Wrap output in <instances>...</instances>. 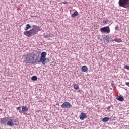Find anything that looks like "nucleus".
<instances>
[{
	"instance_id": "7",
	"label": "nucleus",
	"mask_w": 129,
	"mask_h": 129,
	"mask_svg": "<svg viewBox=\"0 0 129 129\" xmlns=\"http://www.w3.org/2000/svg\"><path fill=\"white\" fill-rule=\"evenodd\" d=\"M80 119L81 120H84L85 118H87V116L86 115V113L82 112L79 116Z\"/></svg>"
},
{
	"instance_id": "12",
	"label": "nucleus",
	"mask_w": 129,
	"mask_h": 129,
	"mask_svg": "<svg viewBox=\"0 0 129 129\" xmlns=\"http://www.w3.org/2000/svg\"><path fill=\"white\" fill-rule=\"evenodd\" d=\"M22 110L23 112H25L26 111H28V110H29V109L27 106H23L22 108Z\"/></svg>"
},
{
	"instance_id": "27",
	"label": "nucleus",
	"mask_w": 129,
	"mask_h": 129,
	"mask_svg": "<svg viewBox=\"0 0 129 129\" xmlns=\"http://www.w3.org/2000/svg\"><path fill=\"white\" fill-rule=\"evenodd\" d=\"M56 105H59V104H56Z\"/></svg>"
},
{
	"instance_id": "18",
	"label": "nucleus",
	"mask_w": 129,
	"mask_h": 129,
	"mask_svg": "<svg viewBox=\"0 0 129 129\" xmlns=\"http://www.w3.org/2000/svg\"><path fill=\"white\" fill-rule=\"evenodd\" d=\"M74 88L76 90L79 89V85L78 84L74 85Z\"/></svg>"
},
{
	"instance_id": "14",
	"label": "nucleus",
	"mask_w": 129,
	"mask_h": 129,
	"mask_svg": "<svg viewBox=\"0 0 129 129\" xmlns=\"http://www.w3.org/2000/svg\"><path fill=\"white\" fill-rule=\"evenodd\" d=\"M104 43L105 44H108L109 43V38L106 37L104 39Z\"/></svg>"
},
{
	"instance_id": "23",
	"label": "nucleus",
	"mask_w": 129,
	"mask_h": 129,
	"mask_svg": "<svg viewBox=\"0 0 129 129\" xmlns=\"http://www.w3.org/2000/svg\"><path fill=\"white\" fill-rule=\"evenodd\" d=\"M61 4H64V5H66L68 4V2H67V1H65L64 2H62Z\"/></svg>"
},
{
	"instance_id": "15",
	"label": "nucleus",
	"mask_w": 129,
	"mask_h": 129,
	"mask_svg": "<svg viewBox=\"0 0 129 129\" xmlns=\"http://www.w3.org/2000/svg\"><path fill=\"white\" fill-rule=\"evenodd\" d=\"M114 41H115V42H117L118 43H120L121 42H122V41L121 40V38H115V39H114Z\"/></svg>"
},
{
	"instance_id": "3",
	"label": "nucleus",
	"mask_w": 129,
	"mask_h": 129,
	"mask_svg": "<svg viewBox=\"0 0 129 129\" xmlns=\"http://www.w3.org/2000/svg\"><path fill=\"white\" fill-rule=\"evenodd\" d=\"M46 56H47V52H43L41 54V57L39 60H38V63H42L43 65H46V60L47 59L46 58Z\"/></svg>"
},
{
	"instance_id": "24",
	"label": "nucleus",
	"mask_w": 129,
	"mask_h": 129,
	"mask_svg": "<svg viewBox=\"0 0 129 129\" xmlns=\"http://www.w3.org/2000/svg\"><path fill=\"white\" fill-rule=\"evenodd\" d=\"M52 37H54V35L52 34H50L49 35V38H52Z\"/></svg>"
},
{
	"instance_id": "25",
	"label": "nucleus",
	"mask_w": 129,
	"mask_h": 129,
	"mask_svg": "<svg viewBox=\"0 0 129 129\" xmlns=\"http://www.w3.org/2000/svg\"><path fill=\"white\" fill-rule=\"evenodd\" d=\"M20 109H21V107H18L17 108V110H20Z\"/></svg>"
},
{
	"instance_id": "20",
	"label": "nucleus",
	"mask_w": 129,
	"mask_h": 129,
	"mask_svg": "<svg viewBox=\"0 0 129 129\" xmlns=\"http://www.w3.org/2000/svg\"><path fill=\"white\" fill-rule=\"evenodd\" d=\"M124 68L125 69H127V70H129V66L124 65Z\"/></svg>"
},
{
	"instance_id": "13",
	"label": "nucleus",
	"mask_w": 129,
	"mask_h": 129,
	"mask_svg": "<svg viewBox=\"0 0 129 129\" xmlns=\"http://www.w3.org/2000/svg\"><path fill=\"white\" fill-rule=\"evenodd\" d=\"M117 100H119V101H123L124 100V98H123L122 96H120L116 98Z\"/></svg>"
},
{
	"instance_id": "9",
	"label": "nucleus",
	"mask_w": 129,
	"mask_h": 129,
	"mask_svg": "<svg viewBox=\"0 0 129 129\" xmlns=\"http://www.w3.org/2000/svg\"><path fill=\"white\" fill-rule=\"evenodd\" d=\"M8 118H4L1 119L0 122L1 123V125H6L7 124V122H8Z\"/></svg>"
},
{
	"instance_id": "5",
	"label": "nucleus",
	"mask_w": 129,
	"mask_h": 129,
	"mask_svg": "<svg viewBox=\"0 0 129 129\" xmlns=\"http://www.w3.org/2000/svg\"><path fill=\"white\" fill-rule=\"evenodd\" d=\"M100 32L102 33H106V34H109L110 33V28L109 26H105L100 29Z\"/></svg>"
},
{
	"instance_id": "22",
	"label": "nucleus",
	"mask_w": 129,
	"mask_h": 129,
	"mask_svg": "<svg viewBox=\"0 0 129 129\" xmlns=\"http://www.w3.org/2000/svg\"><path fill=\"white\" fill-rule=\"evenodd\" d=\"M44 38H50V36L48 35H46L44 36Z\"/></svg>"
},
{
	"instance_id": "16",
	"label": "nucleus",
	"mask_w": 129,
	"mask_h": 129,
	"mask_svg": "<svg viewBox=\"0 0 129 129\" xmlns=\"http://www.w3.org/2000/svg\"><path fill=\"white\" fill-rule=\"evenodd\" d=\"M76 16H78V12H74L72 14V18H75V17H76Z\"/></svg>"
},
{
	"instance_id": "1",
	"label": "nucleus",
	"mask_w": 129,
	"mask_h": 129,
	"mask_svg": "<svg viewBox=\"0 0 129 129\" xmlns=\"http://www.w3.org/2000/svg\"><path fill=\"white\" fill-rule=\"evenodd\" d=\"M31 27L30 24H26L25 28L24 29L25 31L23 34L27 37H32L35 36L36 34H38V32L42 31V29L40 27L33 25L32 29H30L29 31H28L29 29H31Z\"/></svg>"
},
{
	"instance_id": "8",
	"label": "nucleus",
	"mask_w": 129,
	"mask_h": 129,
	"mask_svg": "<svg viewBox=\"0 0 129 129\" xmlns=\"http://www.w3.org/2000/svg\"><path fill=\"white\" fill-rule=\"evenodd\" d=\"M7 125L9 126H14V125H17V124H14V120L10 119L7 121Z\"/></svg>"
},
{
	"instance_id": "10",
	"label": "nucleus",
	"mask_w": 129,
	"mask_h": 129,
	"mask_svg": "<svg viewBox=\"0 0 129 129\" xmlns=\"http://www.w3.org/2000/svg\"><path fill=\"white\" fill-rule=\"evenodd\" d=\"M81 71L82 72H86L88 71V68L86 66H83L81 68Z\"/></svg>"
},
{
	"instance_id": "26",
	"label": "nucleus",
	"mask_w": 129,
	"mask_h": 129,
	"mask_svg": "<svg viewBox=\"0 0 129 129\" xmlns=\"http://www.w3.org/2000/svg\"><path fill=\"white\" fill-rule=\"evenodd\" d=\"M125 84L127 86H129V82H126Z\"/></svg>"
},
{
	"instance_id": "17",
	"label": "nucleus",
	"mask_w": 129,
	"mask_h": 129,
	"mask_svg": "<svg viewBox=\"0 0 129 129\" xmlns=\"http://www.w3.org/2000/svg\"><path fill=\"white\" fill-rule=\"evenodd\" d=\"M38 78H37V76H33L31 78V80H33V81H36Z\"/></svg>"
},
{
	"instance_id": "4",
	"label": "nucleus",
	"mask_w": 129,
	"mask_h": 129,
	"mask_svg": "<svg viewBox=\"0 0 129 129\" xmlns=\"http://www.w3.org/2000/svg\"><path fill=\"white\" fill-rule=\"evenodd\" d=\"M118 4L119 7L125 8V9L129 8V0H119Z\"/></svg>"
},
{
	"instance_id": "11",
	"label": "nucleus",
	"mask_w": 129,
	"mask_h": 129,
	"mask_svg": "<svg viewBox=\"0 0 129 129\" xmlns=\"http://www.w3.org/2000/svg\"><path fill=\"white\" fill-rule=\"evenodd\" d=\"M110 119V118H109V117H105L104 118H103L102 119V121L103 122H107V121H109V120Z\"/></svg>"
},
{
	"instance_id": "6",
	"label": "nucleus",
	"mask_w": 129,
	"mask_h": 129,
	"mask_svg": "<svg viewBox=\"0 0 129 129\" xmlns=\"http://www.w3.org/2000/svg\"><path fill=\"white\" fill-rule=\"evenodd\" d=\"M70 107H72V105L69 102H66L61 105V108H70Z\"/></svg>"
},
{
	"instance_id": "2",
	"label": "nucleus",
	"mask_w": 129,
	"mask_h": 129,
	"mask_svg": "<svg viewBox=\"0 0 129 129\" xmlns=\"http://www.w3.org/2000/svg\"><path fill=\"white\" fill-rule=\"evenodd\" d=\"M40 58V52L28 53L25 56V61L27 64H38V60Z\"/></svg>"
},
{
	"instance_id": "19",
	"label": "nucleus",
	"mask_w": 129,
	"mask_h": 129,
	"mask_svg": "<svg viewBox=\"0 0 129 129\" xmlns=\"http://www.w3.org/2000/svg\"><path fill=\"white\" fill-rule=\"evenodd\" d=\"M109 20L107 19H105V20H103V24H107V23H108Z\"/></svg>"
},
{
	"instance_id": "21",
	"label": "nucleus",
	"mask_w": 129,
	"mask_h": 129,
	"mask_svg": "<svg viewBox=\"0 0 129 129\" xmlns=\"http://www.w3.org/2000/svg\"><path fill=\"white\" fill-rule=\"evenodd\" d=\"M119 28V26H118V25L115 26V31H117V30H118Z\"/></svg>"
}]
</instances>
